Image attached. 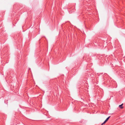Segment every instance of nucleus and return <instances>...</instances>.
<instances>
[{
  "mask_svg": "<svg viewBox=\"0 0 125 125\" xmlns=\"http://www.w3.org/2000/svg\"><path fill=\"white\" fill-rule=\"evenodd\" d=\"M110 117V116H109L108 117H107L104 121V123H105L108 120Z\"/></svg>",
  "mask_w": 125,
  "mask_h": 125,
  "instance_id": "f257e3e1",
  "label": "nucleus"
},
{
  "mask_svg": "<svg viewBox=\"0 0 125 125\" xmlns=\"http://www.w3.org/2000/svg\"><path fill=\"white\" fill-rule=\"evenodd\" d=\"M123 104L121 105H119V107L121 109L123 108V107L122 106L123 105Z\"/></svg>",
  "mask_w": 125,
  "mask_h": 125,
  "instance_id": "f03ea898",
  "label": "nucleus"
},
{
  "mask_svg": "<svg viewBox=\"0 0 125 125\" xmlns=\"http://www.w3.org/2000/svg\"><path fill=\"white\" fill-rule=\"evenodd\" d=\"M105 123H104V122L103 123H102V124H101V125H103L104 124H105Z\"/></svg>",
  "mask_w": 125,
  "mask_h": 125,
  "instance_id": "7ed1b4c3",
  "label": "nucleus"
}]
</instances>
